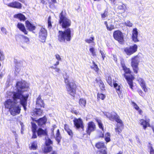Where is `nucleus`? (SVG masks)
I'll return each mask as SVG.
<instances>
[{
    "label": "nucleus",
    "mask_w": 154,
    "mask_h": 154,
    "mask_svg": "<svg viewBox=\"0 0 154 154\" xmlns=\"http://www.w3.org/2000/svg\"><path fill=\"white\" fill-rule=\"evenodd\" d=\"M24 42L27 43H29V38L25 36H23Z\"/></svg>",
    "instance_id": "obj_51"
},
{
    "label": "nucleus",
    "mask_w": 154,
    "mask_h": 154,
    "mask_svg": "<svg viewBox=\"0 0 154 154\" xmlns=\"http://www.w3.org/2000/svg\"><path fill=\"white\" fill-rule=\"evenodd\" d=\"M42 113V111L39 108L35 109L32 113V115L34 117L40 116Z\"/></svg>",
    "instance_id": "obj_22"
},
{
    "label": "nucleus",
    "mask_w": 154,
    "mask_h": 154,
    "mask_svg": "<svg viewBox=\"0 0 154 154\" xmlns=\"http://www.w3.org/2000/svg\"><path fill=\"white\" fill-rule=\"evenodd\" d=\"M10 7L20 9L21 8L22 5L19 2H15L10 3Z\"/></svg>",
    "instance_id": "obj_23"
},
{
    "label": "nucleus",
    "mask_w": 154,
    "mask_h": 154,
    "mask_svg": "<svg viewBox=\"0 0 154 154\" xmlns=\"http://www.w3.org/2000/svg\"><path fill=\"white\" fill-rule=\"evenodd\" d=\"M114 87L116 88V92L118 94L119 97L120 98H122V96L121 95L122 92L120 90V86L118 85V84L116 83L113 82V85Z\"/></svg>",
    "instance_id": "obj_20"
},
{
    "label": "nucleus",
    "mask_w": 154,
    "mask_h": 154,
    "mask_svg": "<svg viewBox=\"0 0 154 154\" xmlns=\"http://www.w3.org/2000/svg\"><path fill=\"white\" fill-rule=\"evenodd\" d=\"M55 57H56V59L58 61L61 60V58L60 57V56L58 54H56L55 55Z\"/></svg>",
    "instance_id": "obj_53"
},
{
    "label": "nucleus",
    "mask_w": 154,
    "mask_h": 154,
    "mask_svg": "<svg viewBox=\"0 0 154 154\" xmlns=\"http://www.w3.org/2000/svg\"><path fill=\"white\" fill-rule=\"evenodd\" d=\"M45 139L46 140L45 143L46 146H50L51 144L52 143V141L48 137H46Z\"/></svg>",
    "instance_id": "obj_40"
},
{
    "label": "nucleus",
    "mask_w": 154,
    "mask_h": 154,
    "mask_svg": "<svg viewBox=\"0 0 154 154\" xmlns=\"http://www.w3.org/2000/svg\"><path fill=\"white\" fill-rule=\"evenodd\" d=\"M106 80L107 82L111 86H112L113 85V83H112V78L110 76H109L107 77Z\"/></svg>",
    "instance_id": "obj_38"
},
{
    "label": "nucleus",
    "mask_w": 154,
    "mask_h": 154,
    "mask_svg": "<svg viewBox=\"0 0 154 154\" xmlns=\"http://www.w3.org/2000/svg\"><path fill=\"white\" fill-rule=\"evenodd\" d=\"M64 129L65 131L67 132L68 134L70 136L72 135V133L71 130L69 129L68 126L67 125H65L64 126Z\"/></svg>",
    "instance_id": "obj_31"
},
{
    "label": "nucleus",
    "mask_w": 154,
    "mask_h": 154,
    "mask_svg": "<svg viewBox=\"0 0 154 154\" xmlns=\"http://www.w3.org/2000/svg\"><path fill=\"white\" fill-rule=\"evenodd\" d=\"M125 25L126 26L129 27H131L133 25V23H131L129 20H127L125 23Z\"/></svg>",
    "instance_id": "obj_41"
},
{
    "label": "nucleus",
    "mask_w": 154,
    "mask_h": 154,
    "mask_svg": "<svg viewBox=\"0 0 154 154\" xmlns=\"http://www.w3.org/2000/svg\"><path fill=\"white\" fill-rule=\"evenodd\" d=\"M47 121V119L46 117H44L40 119L38 121V125L41 126L44 124H45Z\"/></svg>",
    "instance_id": "obj_26"
},
{
    "label": "nucleus",
    "mask_w": 154,
    "mask_h": 154,
    "mask_svg": "<svg viewBox=\"0 0 154 154\" xmlns=\"http://www.w3.org/2000/svg\"><path fill=\"white\" fill-rule=\"evenodd\" d=\"M79 104L82 107H85L86 104L85 100L83 98H81L79 100Z\"/></svg>",
    "instance_id": "obj_30"
},
{
    "label": "nucleus",
    "mask_w": 154,
    "mask_h": 154,
    "mask_svg": "<svg viewBox=\"0 0 154 154\" xmlns=\"http://www.w3.org/2000/svg\"><path fill=\"white\" fill-rule=\"evenodd\" d=\"M105 97V95L102 94H98L97 95V99H100L101 100H103Z\"/></svg>",
    "instance_id": "obj_42"
},
{
    "label": "nucleus",
    "mask_w": 154,
    "mask_h": 154,
    "mask_svg": "<svg viewBox=\"0 0 154 154\" xmlns=\"http://www.w3.org/2000/svg\"><path fill=\"white\" fill-rule=\"evenodd\" d=\"M89 51L93 56H96V53L94 49V48H91L89 49Z\"/></svg>",
    "instance_id": "obj_47"
},
{
    "label": "nucleus",
    "mask_w": 154,
    "mask_h": 154,
    "mask_svg": "<svg viewBox=\"0 0 154 154\" xmlns=\"http://www.w3.org/2000/svg\"><path fill=\"white\" fill-rule=\"evenodd\" d=\"M37 134L38 136L41 135H45L46 134V132L45 131L42 129L41 128H39L37 131Z\"/></svg>",
    "instance_id": "obj_29"
},
{
    "label": "nucleus",
    "mask_w": 154,
    "mask_h": 154,
    "mask_svg": "<svg viewBox=\"0 0 154 154\" xmlns=\"http://www.w3.org/2000/svg\"><path fill=\"white\" fill-rule=\"evenodd\" d=\"M137 81L143 89L145 92H146L147 91V89L146 88V83L144 79L141 78L139 77L137 78Z\"/></svg>",
    "instance_id": "obj_16"
},
{
    "label": "nucleus",
    "mask_w": 154,
    "mask_h": 154,
    "mask_svg": "<svg viewBox=\"0 0 154 154\" xmlns=\"http://www.w3.org/2000/svg\"><path fill=\"white\" fill-rule=\"evenodd\" d=\"M113 37L118 42L122 44L124 42V35L122 32L119 30H116L114 32L113 34Z\"/></svg>",
    "instance_id": "obj_8"
},
{
    "label": "nucleus",
    "mask_w": 154,
    "mask_h": 154,
    "mask_svg": "<svg viewBox=\"0 0 154 154\" xmlns=\"http://www.w3.org/2000/svg\"><path fill=\"white\" fill-rule=\"evenodd\" d=\"M124 77L127 80V82L129 85L130 88L131 89H133V80L134 79V76L131 75H127L125 74H124Z\"/></svg>",
    "instance_id": "obj_13"
},
{
    "label": "nucleus",
    "mask_w": 154,
    "mask_h": 154,
    "mask_svg": "<svg viewBox=\"0 0 154 154\" xmlns=\"http://www.w3.org/2000/svg\"><path fill=\"white\" fill-rule=\"evenodd\" d=\"M26 26L27 29L30 31L34 30L36 29V27L33 24L31 23L29 21L27 20L26 21Z\"/></svg>",
    "instance_id": "obj_17"
},
{
    "label": "nucleus",
    "mask_w": 154,
    "mask_h": 154,
    "mask_svg": "<svg viewBox=\"0 0 154 154\" xmlns=\"http://www.w3.org/2000/svg\"><path fill=\"white\" fill-rule=\"evenodd\" d=\"M94 37H91L89 39H88L85 40V42L88 43H94Z\"/></svg>",
    "instance_id": "obj_39"
},
{
    "label": "nucleus",
    "mask_w": 154,
    "mask_h": 154,
    "mask_svg": "<svg viewBox=\"0 0 154 154\" xmlns=\"http://www.w3.org/2000/svg\"><path fill=\"white\" fill-rule=\"evenodd\" d=\"M48 27L49 29L51 28L52 27V25L51 22V17L50 16L48 19Z\"/></svg>",
    "instance_id": "obj_44"
},
{
    "label": "nucleus",
    "mask_w": 154,
    "mask_h": 154,
    "mask_svg": "<svg viewBox=\"0 0 154 154\" xmlns=\"http://www.w3.org/2000/svg\"><path fill=\"white\" fill-rule=\"evenodd\" d=\"M64 82L68 93L71 95L74 96L75 93L76 85L74 82H69L68 78H64Z\"/></svg>",
    "instance_id": "obj_5"
},
{
    "label": "nucleus",
    "mask_w": 154,
    "mask_h": 154,
    "mask_svg": "<svg viewBox=\"0 0 154 154\" xmlns=\"http://www.w3.org/2000/svg\"><path fill=\"white\" fill-rule=\"evenodd\" d=\"M93 65L92 66H91V68H93L94 70L96 71H98L99 69L97 65L95 63L93 62Z\"/></svg>",
    "instance_id": "obj_43"
},
{
    "label": "nucleus",
    "mask_w": 154,
    "mask_h": 154,
    "mask_svg": "<svg viewBox=\"0 0 154 154\" xmlns=\"http://www.w3.org/2000/svg\"><path fill=\"white\" fill-rule=\"evenodd\" d=\"M95 146L97 149H102L100 151V152L101 153V154H103L104 151L106 152V148L105 146L103 143L101 142H98L96 144Z\"/></svg>",
    "instance_id": "obj_14"
},
{
    "label": "nucleus",
    "mask_w": 154,
    "mask_h": 154,
    "mask_svg": "<svg viewBox=\"0 0 154 154\" xmlns=\"http://www.w3.org/2000/svg\"><path fill=\"white\" fill-rule=\"evenodd\" d=\"M47 31L44 28L42 27L38 33V37L40 41L42 42H44L46 40L47 36Z\"/></svg>",
    "instance_id": "obj_10"
},
{
    "label": "nucleus",
    "mask_w": 154,
    "mask_h": 154,
    "mask_svg": "<svg viewBox=\"0 0 154 154\" xmlns=\"http://www.w3.org/2000/svg\"><path fill=\"white\" fill-rule=\"evenodd\" d=\"M56 126L55 125H54L53 126V128L51 129L52 131V134L53 135H54V130L55 128H56Z\"/></svg>",
    "instance_id": "obj_60"
},
{
    "label": "nucleus",
    "mask_w": 154,
    "mask_h": 154,
    "mask_svg": "<svg viewBox=\"0 0 154 154\" xmlns=\"http://www.w3.org/2000/svg\"><path fill=\"white\" fill-rule=\"evenodd\" d=\"M96 82L98 83L99 86L102 90H104L105 87V85L103 84V82L99 78H97L96 79Z\"/></svg>",
    "instance_id": "obj_25"
},
{
    "label": "nucleus",
    "mask_w": 154,
    "mask_h": 154,
    "mask_svg": "<svg viewBox=\"0 0 154 154\" xmlns=\"http://www.w3.org/2000/svg\"><path fill=\"white\" fill-rule=\"evenodd\" d=\"M17 27L21 31L25 34H27V31L25 29V26L23 24L21 23H18L17 25Z\"/></svg>",
    "instance_id": "obj_21"
},
{
    "label": "nucleus",
    "mask_w": 154,
    "mask_h": 154,
    "mask_svg": "<svg viewBox=\"0 0 154 154\" xmlns=\"http://www.w3.org/2000/svg\"><path fill=\"white\" fill-rule=\"evenodd\" d=\"M139 94L141 96L143 97L144 94L143 92L141 90H139L138 91Z\"/></svg>",
    "instance_id": "obj_58"
},
{
    "label": "nucleus",
    "mask_w": 154,
    "mask_h": 154,
    "mask_svg": "<svg viewBox=\"0 0 154 154\" xmlns=\"http://www.w3.org/2000/svg\"><path fill=\"white\" fill-rule=\"evenodd\" d=\"M36 131H32L33 132V134H32V138H35L37 137V136L36 135Z\"/></svg>",
    "instance_id": "obj_59"
},
{
    "label": "nucleus",
    "mask_w": 154,
    "mask_h": 154,
    "mask_svg": "<svg viewBox=\"0 0 154 154\" xmlns=\"http://www.w3.org/2000/svg\"><path fill=\"white\" fill-rule=\"evenodd\" d=\"M149 122L148 120L146 121L143 119H141L140 120L139 123L141 125H143V128L145 129L147 127H149L150 126Z\"/></svg>",
    "instance_id": "obj_19"
},
{
    "label": "nucleus",
    "mask_w": 154,
    "mask_h": 154,
    "mask_svg": "<svg viewBox=\"0 0 154 154\" xmlns=\"http://www.w3.org/2000/svg\"><path fill=\"white\" fill-rule=\"evenodd\" d=\"M41 3L43 4H46L45 0H41Z\"/></svg>",
    "instance_id": "obj_64"
},
{
    "label": "nucleus",
    "mask_w": 154,
    "mask_h": 154,
    "mask_svg": "<svg viewBox=\"0 0 154 154\" xmlns=\"http://www.w3.org/2000/svg\"><path fill=\"white\" fill-rule=\"evenodd\" d=\"M137 45L135 44L133 46L125 48L124 49V51L127 55H130L137 51Z\"/></svg>",
    "instance_id": "obj_9"
},
{
    "label": "nucleus",
    "mask_w": 154,
    "mask_h": 154,
    "mask_svg": "<svg viewBox=\"0 0 154 154\" xmlns=\"http://www.w3.org/2000/svg\"><path fill=\"white\" fill-rule=\"evenodd\" d=\"M104 114L109 120L112 121L115 120L117 123V127L115 128V131L119 134L123 129V125L122 120L120 119L119 116L115 112H113L111 113L108 112H104Z\"/></svg>",
    "instance_id": "obj_2"
},
{
    "label": "nucleus",
    "mask_w": 154,
    "mask_h": 154,
    "mask_svg": "<svg viewBox=\"0 0 154 154\" xmlns=\"http://www.w3.org/2000/svg\"><path fill=\"white\" fill-rule=\"evenodd\" d=\"M4 105L6 108L8 109V111H10V100L8 99L4 103Z\"/></svg>",
    "instance_id": "obj_35"
},
{
    "label": "nucleus",
    "mask_w": 154,
    "mask_h": 154,
    "mask_svg": "<svg viewBox=\"0 0 154 154\" xmlns=\"http://www.w3.org/2000/svg\"><path fill=\"white\" fill-rule=\"evenodd\" d=\"M88 128L86 130V132L89 135H90L91 133L94 131L96 128V126L94 123L92 122H90L88 124Z\"/></svg>",
    "instance_id": "obj_12"
},
{
    "label": "nucleus",
    "mask_w": 154,
    "mask_h": 154,
    "mask_svg": "<svg viewBox=\"0 0 154 154\" xmlns=\"http://www.w3.org/2000/svg\"><path fill=\"white\" fill-rule=\"evenodd\" d=\"M55 137L56 140L58 142V143H59L60 140L61 136L59 132V130L58 129L57 130V133Z\"/></svg>",
    "instance_id": "obj_28"
},
{
    "label": "nucleus",
    "mask_w": 154,
    "mask_h": 154,
    "mask_svg": "<svg viewBox=\"0 0 154 154\" xmlns=\"http://www.w3.org/2000/svg\"><path fill=\"white\" fill-rule=\"evenodd\" d=\"M73 122L75 126L77 128H81L83 129L84 128L83 121L81 118H75L73 120Z\"/></svg>",
    "instance_id": "obj_11"
},
{
    "label": "nucleus",
    "mask_w": 154,
    "mask_h": 154,
    "mask_svg": "<svg viewBox=\"0 0 154 154\" xmlns=\"http://www.w3.org/2000/svg\"><path fill=\"white\" fill-rule=\"evenodd\" d=\"M131 66L134 72L137 73L138 70V65L140 60V57L138 55L135 56L132 58Z\"/></svg>",
    "instance_id": "obj_7"
},
{
    "label": "nucleus",
    "mask_w": 154,
    "mask_h": 154,
    "mask_svg": "<svg viewBox=\"0 0 154 154\" xmlns=\"http://www.w3.org/2000/svg\"><path fill=\"white\" fill-rule=\"evenodd\" d=\"M13 97V100H10V113L13 116L19 114L20 112V108L17 103L20 102L21 104L23 106L21 103L20 98H17L14 99Z\"/></svg>",
    "instance_id": "obj_3"
},
{
    "label": "nucleus",
    "mask_w": 154,
    "mask_h": 154,
    "mask_svg": "<svg viewBox=\"0 0 154 154\" xmlns=\"http://www.w3.org/2000/svg\"><path fill=\"white\" fill-rule=\"evenodd\" d=\"M14 17L18 19L20 21H24L26 19L25 16L21 13L18 14L14 15Z\"/></svg>",
    "instance_id": "obj_24"
},
{
    "label": "nucleus",
    "mask_w": 154,
    "mask_h": 154,
    "mask_svg": "<svg viewBox=\"0 0 154 154\" xmlns=\"http://www.w3.org/2000/svg\"><path fill=\"white\" fill-rule=\"evenodd\" d=\"M13 133H14V135L15 136V140L16 141H17V134H16V132L15 131H13Z\"/></svg>",
    "instance_id": "obj_62"
},
{
    "label": "nucleus",
    "mask_w": 154,
    "mask_h": 154,
    "mask_svg": "<svg viewBox=\"0 0 154 154\" xmlns=\"http://www.w3.org/2000/svg\"><path fill=\"white\" fill-rule=\"evenodd\" d=\"M55 72L57 74V75H59L60 73V69L59 68H55Z\"/></svg>",
    "instance_id": "obj_52"
},
{
    "label": "nucleus",
    "mask_w": 154,
    "mask_h": 154,
    "mask_svg": "<svg viewBox=\"0 0 154 154\" xmlns=\"http://www.w3.org/2000/svg\"><path fill=\"white\" fill-rule=\"evenodd\" d=\"M4 59V56L3 53L0 51V60H3Z\"/></svg>",
    "instance_id": "obj_54"
},
{
    "label": "nucleus",
    "mask_w": 154,
    "mask_h": 154,
    "mask_svg": "<svg viewBox=\"0 0 154 154\" xmlns=\"http://www.w3.org/2000/svg\"><path fill=\"white\" fill-rule=\"evenodd\" d=\"M104 24L106 26L107 29L109 31H111L114 29L113 25L112 24H108L106 21L104 22Z\"/></svg>",
    "instance_id": "obj_27"
},
{
    "label": "nucleus",
    "mask_w": 154,
    "mask_h": 154,
    "mask_svg": "<svg viewBox=\"0 0 154 154\" xmlns=\"http://www.w3.org/2000/svg\"><path fill=\"white\" fill-rule=\"evenodd\" d=\"M100 53L101 54L102 57L103 58V60H104V58L105 57V54L104 53V52L101 50L100 51Z\"/></svg>",
    "instance_id": "obj_50"
},
{
    "label": "nucleus",
    "mask_w": 154,
    "mask_h": 154,
    "mask_svg": "<svg viewBox=\"0 0 154 154\" xmlns=\"http://www.w3.org/2000/svg\"><path fill=\"white\" fill-rule=\"evenodd\" d=\"M138 33L137 29L136 28L133 29L132 32V38L133 40L135 42L139 41L137 38Z\"/></svg>",
    "instance_id": "obj_15"
},
{
    "label": "nucleus",
    "mask_w": 154,
    "mask_h": 154,
    "mask_svg": "<svg viewBox=\"0 0 154 154\" xmlns=\"http://www.w3.org/2000/svg\"><path fill=\"white\" fill-rule=\"evenodd\" d=\"M96 121L98 124L99 128L103 130V124L101 123V121L98 119H96Z\"/></svg>",
    "instance_id": "obj_45"
},
{
    "label": "nucleus",
    "mask_w": 154,
    "mask_h": 154,
    "mask_svg": "<svg viewBox=\"0 0 154 154\" xmlns=\"http://www.w3.org/2000/svg\"><path fill=\"white\" fill-rule=\"evenodd\" d=\"M37 143L36 142H33L31 143V145L29 146V148L31 149H35L37 147Z\"/></svg>",
    "instance_id": "obj_33"
},
{
    "label": "nucleus",
    "mask_w": 154,
    "mask_h": 154,
    "mask_svg": "<svg viewBox=\"0 0 154 154\" xmlns=\"http://www.w3.org/2000/svg\"><path fill=\"white\" fill-rule=\"evenodd\" d=\"M132 105L134 107V108L136 110H138L139 109V107H138V106L134 102H132Z\"/></svg>",
    "instance_id": "obj_48"
},
{
    "label": "nucleus",
    "mask_w": 154,
    "mask_h": 154,
    "mask_svg": "<svg viewBox=\"0 0 154 154\" xmlns=\"http://www.w3.org/2000/svg\"><path fill=\"white\" fill-rule=\"evenodd\" d=\"M122 67L123 70L124 71L125 74H130L131 73V71L130 69L127 68L125 65H122Z\"/></svg>",
    "instance_id": "obj_32"
},
{
    "label": "nucleus",
    "mask_w": 154,
    "mask_h": 154,
    "mask_svg": "<svg viewBox=\"0 0 154 154\" xmlns=\"http://www.w3.org/2000/svg\"><path fill=\"white\" fill-rule=\"evenodd\" d=\"M110 134L109 133H107L105 135V140L106 142H108L110 141Z\"/></svg>",
    "instance_id": "obj_36"
},
{
    "label": "nucleus",
    "mask_w": 154,
    "mask_h": 154,
    "mask_svg": "<svg viewBox=\"0 0 154 154\" xmlns=\"http://www.w3.org/2000/svg\"><path fill=\"white\" fill-rule=\"evenodd\" d=\"M126 8V6L125 5H119L118 6V9L120 10H124Z\"/></svg>",
    "instance_id": "obj_49"
},
{
    "label": "nucleus",
    "mask_w": 154,
    "mask_h": 154,
    "mask_svg": "<svg viewBox=\"0 0 154 154\" xmlns=\"http://www.w3.org/2000/svg\"><path fill=\"white\" fill-rule=\"evenodd\" d=\"M44 105L43 101L41 99V97L39 95L36 99V106L37 107H44Z\"/></svg>",
    "instance_id": "obj_18"
},
{
    "label": "nucleus",
    "mask_w": 154,
    "mask_h": 154,
    "mask_svg": "<svg viewBox=\"0 0 154 154\" xmlns=\"http://www.w3.org/2000/svg\"><path fill=\"white\" fill-rule=\"evenodd\" d=\"M17 91V92H13V97L14 99L17 98H20L21 103L25 110L26 108L27 99L28 96H24L23 94V92L25 91V89L28 87V84L25 81H22L17 82L16 83Z\"/></svg>",
    "instance_id": "obj_1"
},
{
    "label": "nucleus",
    "mask_w": 154,
    "mask_h": 154,
    "mask_svg": "<svg viewBox=\"0 0 154 154\" xmlns=\"http://www.w3.org/2000/svg\"><path fill=\"white\" fill-rule=\"evenodd\" d=\"M21 64L20 62H17L15 66V70L16 72L18 73L20 71V66Z\"/></svg>",
    "instance_id": "obj_34"
},
{
    "label": "nucleus",
    "mask_w": 154,
    "mask_h": 154,
    "mask_svg": "<svg viewBox=\"0 0 154 154\" xmlns=\"http://www.w3.org/2000/svg\"><path fill=\"white\" fill-rule=\"evenodd\" d=\"M1 31L3 32V34H6V29L4 27H2L1 28Z\"/></svg>",
    "instance_id": "obj_57"
},
{
    "label": "nucleus",
    "mask_w": 154,
    "mask_h": 154,
    "mask_svg": "<svg viewBox=\"0 0 154 154\" xmlns=\"http://www.w3.org/2000/svg\"><path fill=\"white\" fill-rule=\"evenodd\" d=\"M71 38V31L70 29H66L64 31H59L58 39L60 42H65L66 41L69 42Z\"/></svg>",
    "instance_id": "obj_4"
},
{
    "label": "nucleus",
    "mask_w": 154,
    "mask_h": 154,
    "mask_svg": "<svg viewBox=\"0 0 154 154\" xmlns=\"http://www.w3.org/2000/svg\"><path fill=\"white\" fill-rule=\"evenodd\" d=\"M72 113H74V114H75L76 115H77L78 114V112L76 110H72Z\"/></svg>",
    "instance_id": "obj_63"
},
{
    "label": "nucleus",
    "mask_w": 154,
    "mask_h": 154,
    "mask_svg": "<svg viewBox=\"0 0 154 154\" xmlns=\"http://www.w3.org/2000/svg\"><path fill=\"white\" fill-rule=\"evenodd\" d=\"M150 154H154V150L153 149L152 147H151L150 149Z\"/></svg>",
    "instance_id": "obj_61"
},
{
    "label": "nucleus",
    "mask_w": 154,
    "mask_h": 154,
    "mask_svg": "<svg viewBox=\"0 0 154 154\" xmlns=\"http://www.w3.org/2000/svg\"><path fill=\"white\" fill-rule=\"evenodd\" d=\"M32 131H36L37 125L34 123H32Z\"/></svg>",
    "instance_id": "obj_46"
},
{
    "label": "nucleus",
    "mask_w": 154,
    "mask_h": 154,
    "mask_svg": "<svg viewBox=\"0 0 154 154\" xmlns=\"http://www.w3.org/2000/svg\"><path fill=\"white\" fill-rule=\"evenodd\" d=\"M5 4L7 5L8 6H10L9 0H3Z\"/></svg>",
    "instance_id": "obj_55"
},
{
    "label": "nucleus",
    "mask_w": 154,
    "mask_h": 154,
    "mask_svg": "<svg viewBox=\"0 0 154 154\" xmlns=\"http://www.w3.org/2000/svg\"><path fill=\"white\" fill-rule=\"evenodd\" d=\"M59 23L63 28H66L69 27L71 25V21L64 14L62 11L60 15Z\"/></svg>",
    "instance_id": "obj_6"
},
{
    "label": "nucleus",
    "mask_w": 154,
    "mask_h": 154,
    "mask_svg": "<svg viewBox=\"0 0 154 154\" xmlns=\"http://www.w3.org/2000/svg\"><path fill=\"white\" fill-rule=\"evenodd\" d=\"M107 13L106 12H104L103 14L101 15V17L102 18H104L107 16Z\"/></svg>",
    "instance_id": "obj_56"
},
{
    "label": "nucleus",
    "mask_w": 154,
    "mask_h": 154,
    "mask_svg": "<svg viewBox=\"0 0 154 154\" xmlns=\"http://www.w3.org/2000/svg\"><path fill=\"white\" fill-rule=\"evenodd\" d=\"M45 147L44 151L46 153L50 152L52 149V147L50 146H46Z\"/></svg>",
    "instance_id": "obj_37"
}]
</instances>
